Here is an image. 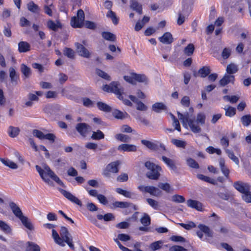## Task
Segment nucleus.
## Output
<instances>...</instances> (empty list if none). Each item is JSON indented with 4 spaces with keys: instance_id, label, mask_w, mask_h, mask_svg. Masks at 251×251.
<instances>
[{
    "instance_id": "f257e3e1",
    "label": "nucleus",
    "mask_w": 251,
    "mask_h": 251,
    "mask_svg": "<svg viewBox=\"0 0 251 251\" xmlns=\"http://www.w3.org/2000/svg\"><path fill=\"white\" fill-rule=\"evenodd\" d=\"M178 118L181 121L183 126L188 125L191 130L194 133H200L201 131V126L204 125L206 116L204 113L200 112L197 114L196 118L189 119L188 113L184 114L177 112Z\"/></svg>"
},
{
    "instance_id": "f03ea898",
    "label": "nucleus",
    "mask_w": 251,
    "mask_h": 251,
    "mask_svg": "<svg viewBox=\"0 0 251 251\" xmlns=\"http://www.w3.org/2000/svg\"><path fill=\"white\" fill-rule=\"evenodd\" d=\"M44 226L49 229H52V237L56 244L60 246L64 247L66 243L71 249L73 250L75 249L72 237L66 227L64 226L61 227L60 236L57 232L53 229V225L46 224L44 225Z\"/></svg>"
},
{
    "instance_id": "7ed1b4c3",
    "label": "nucleus",
    "mask_w": 251,
    "mask_h": 251,
    "mask_svg": "<svg viewBox=\"0 0 251 251\" xmlns=\"http://www.w3.org/2000/svg\"><path fill=\"white\" fill-rule=\"evenodd\" d=\"M84 11L82 9H79L77 11V16L72 18L71 25L75 28H80L84 25L87 28L94 29L96 27L95 23L88 21L84 23Z\"/></svg>"
},
{
    "instance_id": "20e7f679",
    "label": "nucleus",
    "mask_w": 251,
    "mask_h": 251,
    "mask_svg": "<svg viewBox=\"0 0 251 251\" xmlns=\"http://www.w3.org/2000/svg\"><path fill=\"white\" fill-rule=\"evenodd\" d=\"M36 169L42 179L46 183H49L50 181V180L47 177L48 176L59 185L61 186L63 185V183L62 181L48 165H45L43 167V169H42L41 167L38 165H36Z\"/></svg>"
},
{
    "instance_id": "39448f33",
    "label": "nucleus",
    "mask_w": 251,
    "mask_h": 251,
    "mask_svg": "<svg viewBox=\"0 0 251 251\" xmlns=\"http://www.w3.org/2000/svg\"><path fill=\"white\" fill-rule=\"evenodd\" d=\"M145 166L150 170L147 173V176L151 179H157L160 176L159 172L161 170V167L150 161H147Z\"/></svg>"
},
{
    "instance_id": "423d86ee",
    "label": "nucleus",
    "mask_w": 251,
    "mask_h": 251,
    "mask_svg": "<svg viewBox=\"0 0 251 251\" xmlns=\"http://www.w3.org/2000/svg\"><path fill=\"white\" fill-rule=\"evenodd\" d=\"M138 189L142 193H149L151 195L155 197H159L162 194V192L159 189L153 186L140 185L138 186Z\"/></svg>"
},
{
    "instance_id": "0eeeda50",
    "label": "nucleus",
    "mask_w": 251,
    "mask_h": 251,
    "mask_svg": "<svg viewBox=\"0 0 251 251\" xmlns=\"http://www.w3.org/2000/svg\"><path fill=\"white\" fill-rule=\"evenodd\" d=\"M186 0H182V10L178 12V17L177 20V24L179 25H182L186 18L188 16L190 12L187 10L188 9V5L186 2Z\"/></svg>"
},
{
    "instance_id": "6e6552de",
    "label": "nucleus",
    "mask_w": 251,
    "mask_h": 251,
    "mask_svg": "<svg viewBox=\"0 0 251 251\" xmlns=\"http://www.w3.org/2000/svg\"><path fill=\"white\" fill-rule=\"evenodd\" d=\"M111 92L114 93L120 100H123L124 89L118 81H113L111 83Z\"/></svg>"
},
{
    "instance_id": "1a4fd4ad",
    "label": "nucleus",
    "mask_w": 251,
    "mask_h": 251,
    "mask_svg": "<svg viewBox=\"0 0 251 251\" xmlns=\"http://www.w3.org/2000/svg\"><path fill=\"white\" fill-rule=\"evenodd\" d=\"M141 142L143 145L152 151H157L159 150V148H160L163 151H165L166 150L164 145L161 143H159V145H158L150 141L145 139L142 140Z\"/></svg>"
},
{
    "instance_id": "9d476101",
    "label": "nucleus",
    "mask_w": 251,
    "mask_h": 251,
    "mask_svg": "<svg viewBox=\"0 0 251 251\" xmlns=\"http://www.w3.org/2000/svg\"><path fill=\"white\" fill-rule=\"evenodd\" d=\"M9 206L13 213L19 220H27V218L23 215L20 208L15 202H9Z\"/></svg>"
},
{
    "instance_id": "9b49d317",
    "label": "nucleus",
    "mask_w": 251,
    "mask_h": 251,
    "mask_svg": "<svg viewBox=\"0 0 251 251\" xmlns=\"http://www.w3.org/2000/svg\"><path fill=\"white\" fill-rule=\"evenodd\" d=\"M198 227L200 230L197 231V234L200 239H202L203 237L202 233H204L207 237H212L213 236V232L208 226L200 224Z\"/></svg>"
},
{
    "instance_id": "f8f14e48",
    "label": "nucleus",
    "mask_w": 251,
    "mask_h": 251,
    "mask_svg": "<svg viewBox=\"0 0 251 251\" xmlns=\"http://www.w3.org/2000/svg\"><path fill=\"white\" fill-rule=\"evenodd\" d=\"M233 186L235 189L242 194L251 190V186L249 184L240 181L235 182L233 183Z\"/></svg>"
},
{
    "instance_id": "ddd939ff",
    "label": "nucleus",
    "mask_w": 251,
    "mask_h": 251,
    "mask_svg": "<svg viewBox=\"0 0 251 251\" xmlns=\"http://www.w3.org/2000/svg\"><path fill=\"white\" fill-rule=\"evenodd\" d=\"M59 191L66 198L68 199L72 202H74L80 206L81 205L82 203L81 201L70 192L61 189L59 190Z\"/></svg>"
},
{
    "instance_id": "4468645a",
    "label": "nucleus",
    "mask_w": 251,
    "mask_h": 251,
    "mask_svg": "<svg viewBox=\"0 0 251 251\" xmlns=\"http://www.w3.org/2000/svg\"><path fill=\"white\" fill-rule=\"evenodd\" d=\"M75 128L78 133L85 137L90 129V126L86 123H79L76 125Z\"/></svg>"
},
{
    "instance_id": "2eb2a0df",
    "label": "nucleus",
    "mask_w": 251,
    "mask_h": 251,
    "mask_svg": "<svg viewBox=\"0 0 251 251\" xmlns=\"http://www.w3.org/2000/svg\"><path fill=\"white\" fill-rule=\"evenodd\" d=\"M117 150L119 151L127 152H135L137 151V147L132 144H122L118 146Z\"/></svg>"
},
{
    "instance_id": "dca6fc26",
    "label": "nucleus",
    "mask_w": 251,
    "mask_h": 251,
    "mask_svg": "<svg viewBox=\"0 0 251 251\" xmlns=\"http://www.w3.org/2000/svg\"><path fill=\"white\" fill-rule=\"evenodd\" d=\"M20 71L22 74V78L23 79L28 78L31 75L32 71L31 68L25 64L23 63L21 65Z\"/></svg>"
},
{
    "instance_id": "f3484780",
    "label": "nucleus",
    "mask_w": 251,
    "mask_h": 251,
    "mask_svg": "<svg viewBox=\"0 0 251 251\" xmlns=\"http://www.w3.org/2000/svg\"><path fill=\"white\" fill-rule=\"evenodd\" d=\"M78 54L84 57L89 58L90 55L89 51L82 45L76 43L75 44Z\"/></svg>"
},
{
    "instance_id": "a211bd4d",
    "label": "nucleus",
    "mask_w": 251,
    "mask_h": 251,
    "mask_svg": "<svg viewBox=\"0 0 251 251\" xmlns=\"http://www.w3.org/2000/svg\"><path fill=\"white\" fill-rule=\"evenodd\" d=\"M235 80V77L233 75H230L225 74L223 77L220 80L219 84L222 86H225L229 83H233Z\"/></svg>"
},
{
    "instance_id": "6ab92c4d",
    "label": "nucleus",
    "mask_w": 251,
    "mask_h": 251,
    "mask_svg": "<svg viewBox=\"0 0 251 251\" xmlns=\"http://www.w3.org/2000/svg\"><path fill=\"white\" fill-rule=\"evenodd\" d=\"M234 224L238 226L242 230L247 232L251 231V226L247 221H236Z\"/></svg>"
},
{
    "instance_id": "aec40b11",
    "label": "nucleus",
    "mask_w": 251,
    "mask_h": 251,
    "mask_svg": "<svg viewBox=\"0 0 251 251\" xmlns=\"http://www.w3.org/2000/svg\"><path fill=\"white\" fill-rule=\"evenodd\" d=\"M121 55V49L119 47L111 45V60L118 59Z\"/></svg>"
},
{
    "instance_id": "412c9836",
    "label": "nucleus",
    "mask_w": 251,
    "mask_h": 251,
    "mask_svg": "<svg viewBox=\"0 0 251 251\" xmlns=\"http://www.w3.org/2000/svg\"><path fill=\"white\" fill-rule=\"evenodd\" d=\"M31 49L30 45L25 41H21L18 43V51L20 53L29 51Z\"/></svg>"
},
{
    "instance_id": "4be33fe9",
    "label": "nucleus",
    "mask_w": 251,
    "mask_h": 251,
    "mask_svg": "<svg viewBox=\"0 0 251 251\" xmlns=\"http://www.w3.org/2000/svg\"><path fill=\"white\" fill-rule=\"evenodd\" d=\"M160 42L165 44H170L173 42V38L170 32H166L159 38Z\"/></svg>"
},
{
    "instance_id": "5701e85b",
    "label": "nucleus",
    "mask_w": 251,
    "mask_h": 251,
    "mask_svg": "<svg viewBox=\"0 0 251 251\" xmlns=\"http://www.w3.org/2000/svg\"><path fill=\"white\" fill-rule=\"evenodd\" d=\"M219 166L222 173L227 178L229 176V170L225 165V161L224 159L223 158H219Z\"/></svg>"
},
{
    "instance_id": "b1692460",
    "label": "nucleus",
    "mask_w": 251,
    "mask_h": 251,
    "mask_svg": "<svg viewBox=\"0 0 251 251\" xmlns=\"http://www.w3.org/2000/svg\"><path fill=\"white\" fill-rule=\"evenodd\" d=\"M47 26L50 29L54 31L61 27V25L58 21L54 22L52 20H49L47 23Z\"/></svg>"
},
{
    "instance_id": "393cba45",
    "label": "nucleus",
    "mask_w": 251,
    "mask_h": 251,
    "mask_svg": "<svg viewBox=\"0 0 251 251\" xmlns=\"http://www.w3.org/2000/svg\"><path fill=\"white\" fill-rule=\"evenodd\" d=\"M187 205L188 207L194 208L197 210H201L202 209L201 203L196 200L189 199L187 201Z\"/></svg>"
},
{
    "instance_id": "a878e982",
    "label": "nucleus",
    "mask_w": 251,
    "mask_h": 251,
    "mask_svg": "<svg viewBox=\"0 0 251 251\" xmlns=\"http://www.w3.org/2000/svg\"><path fill=\"white\" fill-rule=\"evenodd\" d=\"M152 110L156 113H160L162 110H167V107L162 102H156L152 105Z\"/></svg>"
},
{
    "instance_id": "bb28decb",
    "label": "nucleus",
    "mask_w": 251,
    "mask_h": 251,
    "mask_svg": "<svg viewBox=\"0 0 251 251\" xmlns=\"http://www.w3.org/2000/svg\"><path fill=\"white\" fill-rule=\"evenodd\" d=\"M112 113L113 117L118 119L122 120L128 117V114L126 112H123L117 109L113 110Z\"/></svg>"
},
{
    "instance_id": "cd10ccee",
    "label": "nucleus",
    "mask_w": 251,
    "mask_h": 251,
    "mask_svg": "<svg viewBox=\"0 0 251 251\" xmlns=\"http://www.w3.org/2000/svg\"><path fill=\"white\" fill-rule=\"evenodd\" d=\"M25 251H40V247L35 243L28 241Z\"/></svg>"
},
{
    "instance_id": "c85d7f7f",
    "label": "nucleus",
    "mask_w": 251,
    "mask_h": 251,
    "mask_svg": "<svg viewBox=\"0 0 251 251\" xmlns=\"http://www.w3.org/2000/svg\"><path fill=\"white\" fill-rule=\"evenodd\" d=\"M132 220H151L149 215L146 213L135 212L132 216Z\"/></svg>"
},
{
    "instance_id": "c756f323",
    "label": "nucleus",
    "mask_w": 251,
    "mask_h": 251,
    "mask_svg": "<svg viewBox=\"0 0 251 251\" xmlns=\"http://www.w3.org/2000/svg\"><path fill=\"white\" fill-rule=\"evenodd\" d=\"M162 161L169 167L171 169L173 170H176V167L175 165V164L174 161L165 156H163L162 157Z\"/></svg>"
},
{
    "instance_id": "7c9ffc66",
    "label": "nucleus",
    "mask_w": 251,
    "mask_h": 251,
    "mask_svg": "<svg viewBox=\"0 0 251 251\" xmlns=\"http://www.w3.org/2000/svg\"><path fill=\"white\" fill-rule=\"evenodd\" d=\"M238 70V66L234 63H230L228 65L226 69V74L230 75H232V74H235Z\"/></svg>"
},
{
    "instance_id": "2f4dec72",
    "label": "nucleus",
    "mask_w": 251,
    "mask_h": 251,
    "mask_svg": "<svg viewBox=\"0 0 251 251\" xmlns=\"http://www.w3.org/2000/svg\"><path fill=\"white\" fill-rule=\"evenodd\" d=\"M133 77L134 78L135 82L138 81L139 82L145 83V84L148 83V78L144 75L133 73Z\"/></svg>"
},
{
    "instance_id": "473e14b6",
    "label": "nucleus",
    "mask_w": 251,
    "mask_h": 251,
    "mask_svg": "<svg viewBox=\"0 0 251 251\" xmlns=\"http://www.w3.org/2000/svg\"><path fill=\"white\" fill-rule=\"evenodd\" d=\"M210 73V69L208 66H203L198 71V74L202 78H204L208 75Z\"/></svg>"
},
{
    "instance_id": "72a5a7b5",
    "label": "nucleus",
    "mask_w": 251,
    "mask_h": 251,
    "mask_svg": "<svg viewBox=\"0 0 251 251\" xmlns=\"http://www.w3.org/2000/svg\"><path fill=\"white\" fill-rule=\"evenodd\" d=\"M225 152L231 160H232L236 165H239V160L238 158L234 155L232 151L228 149H225Z\"/></svg>"
},
{
    "instance_id": "f704fd0d",
    "label": "nucleus",
    "mask_w": 251,
    "mask_h": 251,
    "mask_svg": "<svg viewBox=\"0 0 251 251\" xmlns=\"http://www.w3.org/2000/svg\"><path fill=\"white\" fill-rule=\"evenodd\" d=\"M115 138L117 140L124 143L128 142L130 140V138L128 135L122 133L117 134L115 135Z\"/></svg>"
},
{
    "instance_id": "c9c22d12",
    "label": "nucleus",
    "mask_w": 251,
    "mask_h": 251,
    "mask_svg": "<svg viewBox=\"0 0 251 251\" xmlns=\"http://www.w3.org/2000/svg\"><path fill=\"white\" fill-rule=\"evenodd\" d=\"M19 128L10 126L9 127L7 132L10 137L14 138L19 134Z\"/></svg>"
},
{
    "instance_id": "e433bc0d",
    "label": "nucleus",
    "mask_w": 251,
    "mask_h": 251,
    "mask_svg": "<svg viewBox=\"0 0 251 251\" xmlns=\"http://www.w3.org/2000/svg\"><path fill=\"white\" fill-rule=\"evenodd\" d=\"M129 205V203L127 202H123V201H116L112 203V205L111 206V208H126L128 207Z\"/></svg>"
},
{
    "instance_id": "4c0bfd02",
    "label": "nucleus",
    "mask_w": 251,
    "mask_h": 251,
    "mask_svg": "<svg viewBox=\"0 0 251 251\" xmlns=\"http://www.w3.org/2000/svg\"><path fill=\"white\" fill-rule=\"evenodd\" d=\"M9 76L10 77L11 82L17 83V79L18 78V76L17 75V73L15 69L13 67H10L9 68Z\"/></svg>"
},
{
    "instance_id": "58836bf2",
    "label": "nucleus",
    "mask_w": 251,
    "mask_h": 251,
    "mask_svg": "<svg viewBox=\"0 0 251 251\" xmlns=\"http://www.w3.org/2000/svg\"><path fill=\"white\" fill-rule=\"evenodd\" d=\"M130 7L139 14L142 13V6L137 1L134 0H131Z\"/></svg>"
},
{
    "instance_id": "ea45409f",
    "label": "nucleus",
    "mask_w": 251,
    "mask_h": 251,
    "mask_svg": "<svg viewBox=\"0 0 251 251\" xmlns=\"http://www.w3.org/2000/svg\"><path fill=\"white\" fill-rule=\"evenodd\" d=\"M0 161L5 166H8L11 169H16L18 168V165L10 160H5L3 158H0Z\"/></svg>"
},
{
    "instance_id": "a19ab883",
    "label": "nucleus",
    "mask_w": 251,
    "mask_h": 251,
    "mask_svg": "<svg viewBox=\"0 0 251 251\" xmlns=\"http://www.w3.org/2000/svg\"><path fill=\"white\" fill-rule=\"evenodd\" d=\"M197 177L202 181L210 183L212 184H215L216 183V181L214 179L211 178L208 176H204L202 174L197 175Z\"/></svg>"
},
{
    "instance_id": "79ce46f5",
    "label": "nucleus",
    "mask_w": 251,
    "mask_h": 251,
    "mask_svg": "<svg viewBox=\"0 0 251 251\" xmlns=\"http://www.w3.org/2000/svg\"><path fill=\"white\" fill-rule=\"evenodd\" d=\"M121 163V161L120 160H116L111 162V172L118 173L119 170V166Z\"/></svg>"
},
{
    "instance_id": "37998d69",
    "label": "nucleus",
    "mask_w": 251,
    "mask_h": 251,
    "mask_svg": "<svg viewBox=\"0 0 251 251\" xmlns=\"http://www.w3.org/2000/svg\"><path fill=\"white\" fill-rule=\"evenodd\" d=\"M109 221H92V223L101 229H105L107 226V222Z\"/></svg>"
},
{
    "instance_id": "c03bdc74",
    "label": "nucleus",
    "mask_w": 251,
    "mask_h": 251,
    "mask_svg": "<svg viewBox=\"0 0 251 251\" xmlns=\"http://www.w3.org/2000/svg\"><path fill=\"white\" fill-rule=\"evenodd\" d=\"M241 121L243 126H248L251 123V116L250 114L244 115L241 118Z\"/></svg>"
},
{
    "instance_id": "a18cd8bd",
    "label": "nucleus",
    "mask_w": 251,
    "mask_h": 251,
    "mask_svg": "<svg viewBox=\"0 0 251 251\" xmlns=\"http://www.w3.org/2000/svg\"><path fill=\"white\" fill-rule=\"evenodd\" d=\"M171 200L172 201L176 203H183L185 202V199L183 196L181 195L176 194L172 196Z\"/></svg>"
},
{
    "instance_id": "49530a36",
    "label": "nucleus",
    "mask_w": 251,
    "mask_h": 251,
    "mask_svg": "<svg viewBox=\"0 0 251 251\" xmlns=\"http://www.w3.org/2000/svg\"><path fill=\"white\" fill-rule=\"evenodd\" d=\"M27 8L28 10L33 13H38L39 11V8L38 5L33 1H30L27 4Z\"/></svg>"
},
{
    "instance_id": "de8ad7c7",
    "label": "nucleus",
    "mask_w": 251,
    "mask_h": 251,
    "mask_svg": "<svg viewBox=\"0 0 251 251\" xmlns=\"http://www.w3.org/2000/svg\"><path fill=\"white\" fill-rule=\"evenodd\" d=\"M0 228L6 233H10L11 232L10 227L3 221H0Z\"/></svg>"
},
{
    "instance_id": "09e8293b",
    "label": "nucleus",
    "mask_w": 251,
    "mask_h": 251,
    "mask_svg": "<svg viewBox=\"0 0 251 251\" xmlns=\"http://www.w3.org/2000/svg\"><path fill=\"white\" fill-rule=\"evenodd\" d=\"M172 143L178 148H185L186 145V143L182 140L173 139Z\"/></svg>"
},
{
    "instance_id": "8fccbe9b",
    "label": "nucleus",
    "mask_w": 251,
    "mask_h": 251,
    "mask_svg": "<svg viewBox=\"0 0 251 251\" xmlns=\"http://www.w3.org/2000/svg\"><path fill=\"white\" fill-rule=\"evenodd\" d=\"M63 53L69 58L74 59L75 57V51L71 48H65L63 50Z\"/></svg>"
},
{
    "instance_id": "3c124183",
    "label": "nucleus",
    "mask_w": 251,
    "mask_h": 251,
    "mask_svg": "<svg viewBox=\"0 0 251 251\" xmlns=\"http://www.w3.org/2000/svg\"><path fill=\"white\" fill-rule=\"evenodd\" d=\"M98 108L104 112H108L110 111V106L106 103L102 102H98L97 103Z\"/></svg>"
},
{
    "instance_id": "603ef678",
    "label": "nucleus",
    "mask_w": 251,
    "mask_h": 251,
    "mask_svg": "<svg viewBox=\"0 0 251 251\" xmlns=\"http://www.w3.org/2000/svg\"><path fill=\"white\" fill-rule=\"evenodd\" d=\"M206 151L209 154L216 153L220 155L222 154V151L220 149L214 148L212 146H209L206 149Z\"/></svg>"
},
{
    "instance_id": "864d4df0",
    "label": "nucleus",
    "mask_w": 251,
    "mask_h": 251,
    "mask_svg": "<svg viewBox=\"0 0 251 251\" xmlns=\"http://www.w3.org/2000/svg\"><path fill=\"white\" fill-rule=\"evenodd\" d=\"M195 48L192 44H189L184 50V52L187 56H191L194 52Z\"/></svg>"
},
{
    "instance_id": "5fc2aeb1",
    "label": "nucleus",
    "mask_w": 251,
    "mask_h": 251,
    "mask_svg": "<svg viewBox=\"0 0 251 251\" xmlns=\"http://www.w3.org/2000/svg\"><path fill=\"white\" fill-rule=\"evenodd\" d=\"M225 110L226 111L225 114L226 116L228 117H232L236 113L235 108L231 106H228L227 107H225Z\"/></svg>"
},
{
    "instance_id": "6e6d98bb",
    "label": "nucleus",
    "mask_w": 251,
    "mask_h": 251,
    "mask_svg": "<svg viewBox=\"0 0 251 251\" xmlns=\"http://www.w3.org/2000/svg\"><path fill=\"white\" fill-rule=\"evenodd\" d=\"M104 134L100 130L94 131L92 135L91 138L94 140H100L104 138Z\"/></svg>"
},
{
    "instance_id": "4d7b16f0",
    "label": "nucleus",
    "mask_w": 251,
    "mask_h": 251,
    "mask_svg": "<svg viewBox=\"0 0 251 251\" xmlns=\"http://www.w3.org/2000/svg\"><path fill=\"white\" fill-rule=\"evenodd\" d=\"M239 97L237 96H228L226 95L223 97V99L225 100L228 101L231 103H236L239 100Z\"/></svg>"
},
{
    "instance_id": "13d9d810",
    "label": "nucleus",
    "mask_w": 251,
    "mask_h": 251,
    "mask_svg": "<svg viewBox=\"0 0 251 251\" xmlns=\"http://www.w3.org/2000/svg\"><path fill=\"white\" fill-rule=\"evenodd\" d=\"M158 187L167 193H171L172 190L170 185L168 183H160L158 184Z\"/></svg>"
},
{
    "instance_id": "bf43d9fd",
    "label": "nucleus",
    "mask_w": 251,
    "mask_h": 251,
    "mask_svg": "<svg viewBox=\"0 0 251 251\" xmlns=\"http://www.w3.org/2000/svg\"><path fill=\"white\" fill-rule=\"evenodd\" d=\"M171 116L173 121V126L175 127V129L177 130L178 131H180L181 127L178 120L173 114H171Z\"/></svg>"
},
{
    "instance_id": "052dcab7",
    "label": "nucleus",
    "mask_w": 251,
    "mask_h": 251,
    "mask_svg": "<svg viewBox=\"0 0 251 251\" xmlns=\"http://www.w3.org/2000/svg\"><path fill=\"white\" fill-rule=\"evenodd\" d=\"M43 94L41 91H36L35 94L30 93L28 95V99L30 100L37 101L38 100V96H41Z\"/></svg>"
},
{
    "instance_id": "680f3d73",
    "label": "nucleus",
    "mask_w": 251,
    "mask_h": 251,
    "mask_svg": "<svg viewBox=\"0 0 251 251\" xmlns=\"http://www.w3.org/2000/svg\"><path fill=\"white\" fill-rule=\"evenodd\" d=\"M243 200L247 203H251V192L248 190L242 195Z\"/></svg>"
},
{
    "instance_id": "e2e57ef3",
    "label": "nucleus",
    "mask_w": 251,
    "mask_h": 251,
    "mask_svg": "<svg viewBox=\"0 0 251 251\" xmlns=\"http://www.w3.org/2000/svg\"><path fill=\"white\" fill-rule=\"evenodd\" d=\"M187 163L188 165L193 168L198 169L199 168V165L198 163L193 159L189 158L187 159Z\"/></svg>"
},
{
    "instance_id": "0e129e2a",
    "label": "nucleus",
    "mask_w": 251,
    "mask_h": 251,
    "mask_svg": "<svg viewBox=\"0 0 251 251\" xmlns=\"http://www.w3.org/2000/svg\"><path fill=\"white\" fill-rule=\"evenodd\" d=\"M220 144L225 150L227 149V148L229 146L228 138L226 136H223L220 140Z\"/></svg>"
},
{
    "instance_id": "69168bd1",
    "label": "nucleus",
    "mask_w": 251,
    "mask_h": 251,
    "mask_svg": "<svg viewBox=\"0 0 251 251\" xmlns=\"http://www.w3.org/2000/svg\"><path fill=\"white\" fill-rule=\"evenodd\" d=\"M178 224L187 230H189L196 226V224L192 221L189 222L187 224L179 223Z\"/></svg>"
},
{
    "instance_id": "338daca9",
    "label": "nucleus",
    "mask_w": 251,
    "mask_h": 251,
    "mask_svg": "<svg viewBox=\"0 0 251 251\" xmlns=\"http://www.w3.org/2000/svg\"><path fill=\"white\" fill-rule=\"evenodd\" d=\"M147 201L148 202V204L151 206L152 208H153L155 209H157L159 207L158 202L151 198H148L147 199Z\"/></svg>"
},
{
    "instance_id": "774afa93",
    "label": "nucleus",
    "mask_w": 251,
    "mask_h": 251,
    "mask_svg": "<svg viewBox=\"0 0 251 251\" xmlns=\"http://www.w3.org/2000/svg\"><path fill=\"white\" fill-rule=\"evenodd\" d=\"M121 131L123 132L128 133L135 131L130 126L127 125H123L121 127Z\"/></svg>"
}]
</instances>
